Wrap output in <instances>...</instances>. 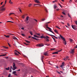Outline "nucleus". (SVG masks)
I'll return each mask as SVG.
<instances>
[{
    "label": "nucleus",
    "mask_w": 77,
    "mask_h": 77,
    "mask_svg": "<svg viewBox=\"0 0 77 77\" xmlns=\"http://www.w3.org/2000/svg\"><path fill=\"white\" fill-rule=\"evenodd\" d=\"M60 37L63 39V43L65 45H66V41L65 40V39L62 36V35H60Z\"/></svg>",
    "instance_id": "f257e3e1"
},
{
    "label": "nucleus",
    "mask_w": 77,
    "mask_h": 77,
    "mask_svg": "<svg viewBox=\"0 0 77 77\" xmlns=\"http://www.w3.org/2000/svg\"><path fill=\"white\" fill-rule=\"evenodd\" d=\"M0 11H1L0 14V13H2L3 11H5V8H4L2 6L0 7Z\"/></svg>",
    "instance_id": "f03ea898"
},
{
    "label": "nucleus",
    "mask_w": 77,
    "mask_h": 77,
    "mask_svg": "<svg viewBox=\"0 0 77 77\" xmlns=\"http://www.w3.org/2000/svg\"><path fill=\"white\" fill-rule=\"evenodd\" d=\"M44 44H38V45H36V47H43L44 46Z\"/></svg>",
    "instance_id": "7ed1b4c3"
},
{
    "label": "nucleus",
    "mask_w": 77,
    "mask_h": 77,
    "mask_svg": "<svg viewBox=\"0 0 77 77\" xmlns=\"http://www.w3.org/2000/svg\"><path fill=\"white\" fill-rule=\"evenodd\" d=\"M51 23V22H50V21L46 23H45L46 25H45V26L46 27V28H47V29H48V28H49V27H48V24H49V23Z\"/></svg>",
    "instance_id": "20e7f679"
},
{
    "label": "nucleus",
    "mask_w": 77,
    "mask_h": 77,
    "mask_svg": "<svg viewBox=\"0 0 77 77\" xmlns=\"http://www.w3.org/2000/svg\"><path fill=\"white\" fill-rule=\"evenodd\" d=\"M29 17H27L26 18V20H25V22L26 24H28L29 23V22H28V20L29 19Z\"/></svg>",
    "instance_id": "39448f33"
},
{
    "label": "nucleus",
    "mask_w": 77,
    "mask_h": 77,
    "mask_svg": "<svg viewBox=\"0 0 77 77\" xmlns=\"http://www.w3.org/2000/svg\"><path fill=\"white\" fill-rule=\"evenodd\" d=\"M48 38V36H46V37H45L43 35L40 36V38H44L45 39V38Z\"/></svg>",
    "instance_id": "423d86ee"
},
{
    "label": "nucleus",
    "mask_w": 77,
    "mask_h": 77,
    "mask_svg": "<svg viewBox=\"0 0 77 77\" xmlns=\"http://www.w3.org/2000/svg\"><path fill=\"white\" fill-rule=\"evenodd\" d=\"M48 29H49V31L50 32H51V33H53L54 34V33L53 32V31H51V29L49 27V28H48Z\"/></svg>",
    "instance_id": "0eeeda50"
},
{
    "label": "nucleus",
    "mask_w": 77,
    "mask_h": 77,
    "mask_svg": "<svg viewBox=\"0 0 77 77\" xmlns=\"http://www.w3.org/2000/svg\"><path fill=\"white\" fill-rule=\"evenodd\" d=\"M74 49H72L71 52H70V53H71L72 54H74Z\"/></svg>",
    "instance_id": "6e6552de"
},
{
    "label": "nucleus",
    "mask_w": 77,
    "mask_h": 77,
    "mask_svg": "<svg viewBox=\"0 0 77 77\" xmlns=\"http://www.w3.org/2000/svg\"><path fill=\"white\" fill-rule=\"evenodd\" d=\"M72 27L73 29L74 30H76V28H75V26L72 25Z\"/></svg>",
    "instance_id": "1a4fd4ad"
},
{
    "label": "nucleus",
    "mask_w": 77,
    "mask_h": 77,
    "mask_svg": "<svg viewBox=\"0 0 77 77\" xmlns=\"http://www.w3.org/2000/svg\"><path fill=\"white\" fill-rule=\"evenodd\" d=\"M48 38H49V37H48V38H45V39H46V41L47 42H49L50 41V40H49Z\"/></svg>",
    "instance_id": "9d476101"
},
{
    "label": "nucleus",
    "mask_w": 77,
    "mask_h": 77,
    "mask_svg": "<svg viewBox=\"0 0 77 77\" xmlns=\"http://www.w3.org/2000/svg\"><path fill=\"white\" fill-rule=\"evenodd\" d=\"M64 62H63L62 63V65L60 66V67H61V68H62L63 69V66H64Z\"/></svg>",
    "instance_id": "9b49d317"
},
{
    "label": "nucleus",
    "mask_w": 77,
    "mask_h": 77,
    "mask_svg": "<svg viewBox=\"0 0 77 77\" xmlns=\"http://www.w3.org/2000/svg\"><path fill=\"white\" fill-rule=\"evenodd\" d=\"M6 2H7V1H6V0H5V3H4V5H2V7H5V5H6Z\"/></svg>",
    "instance_id": "f8f14e48"
},
{
    "label": "nucleus",
    "mask_w": 77,
    "mask_h": 77,
    "mask_svg": "<svg viewBox=\"0 0 77 77\" xmlns=\"http://www.w3.org/2000/svg\"><path fill=\"white\" fill-rule=\"evenodd\" d=\"M35 3H40V2H39V1L38 0H35Z\"/></svg>",
    "instance_id": "ddd939ff"
},
{
    "label": "nucleus",
    "mask_w": 77,
    "mask_h": 77,
    "mask_svg": "<svg viewBox=\"0 0 77 77\" xmlns=\"http://www.w3.org/2000/svg\"><path fill=\"white\" fill-rule=\"evenodd\" d=\"M48 35H50V36H54L55 38H56V39H58L57 37H56V36H55L54 35H50V34H49Z\"/></svg>",
    "instance_id": "4468645a"
},
{
    "label": "nucleus",
    "mask_w": 77,
    "mask_h": 77,
    "mask_svg": "<svg viewBox=\"0 0 77 77\" xmlns=\"http://www.w3.org/2000/svg\"><path fill=\"white\" fill-rule=\"evenodd\" d=\"M69 58V57H66V58H65L64 59V60H66L68 59Z\"/></svg>",
    "instance_id": "2eb2a0df"
},
{
    "label": "nucleus",
    "mask_w": 77,
    "mask_h": 77,
    "mask_svg": "<svg viewBox=\"0 0 77 77\" xmlns=\"http://www.w3.org/2000/svg\"><path fill=\"white\" fill-rule=\"evenodd\" d=\"M13 67V68H12L13 70V71L14 70H15V69H16L17 68V67H16V66H14V67Z\"/></svg>",
    "instance_id": "dca6fc26"
},
{
    "label": "nucleus",
    "mask_w": 77,
    "mask_h": 77,
    "mask_svg": "<svg viewBox=\"0 0 77 77\" xmlns=\"http://www.w3.org/2000/svg\"><path fill=\"white\" fill-rule=\"evenodd\" d=\"M44 54L45 56H47V55H48V54L47 52L44 53Z\"/></svg>",
    "instance_id": "f3484780"
},
{
    "label": "nucleus",
    "mask_w": 77,
    "mask_h": 77,
    "mask_svg": "<svg viewBox=\"0 0 77 77\" xmlns=\"http://www.w3.org/2000/svg\"><path fill=\"white\" fill-rule=\"evenodd\" d=\"M4 36H5V37H6V38H9V36H10V35H4Z\"/></svg>",
    "instance_id": "a211bd4d"
},
{
    "label": "nucleus",
    "mask_w": 77,
    "mask_h": 77,
    "mask_svg": "<svg viewBox=\"0 0 77 77\" xmlns=\"http://www.w3.org/2000/svg\"><path fill=\"white\" fill-rule=\"evenodd\" d=\"M3 47H4V48H5V49H8V47H6V46H2Z\"/></svg>",
    "instance_id": "6ab92c4d"
},
{
    "label": "nucleus",
    "mask_w": 77,
    "mask_h": 77,
    "mask_svg": "<svg viewBox=\"0 0 77 77\" xmlns=\"http://www.w3.org/2000/svg\"><path fill=\"white\" fill-rule=\"evenodd\" d=\"M6 54H3L0 55V56H6Z\"/></svg>",
    "instance_id": "aec40b11"
},
{
    "label": "nucleus",
    "mask_w": 77,
    "mask_h": 77,
    "mask_svg": "<svg viewBox=\"0 0 77 77\" xmlns=\"http://www.w3.org/2000/svg\"><path fill=\"white\" fill-rule=\"evenodd\" d=\"M58 52H54L52 53V54H58Z\"/></svg>",
    "instance_id": "412c9836"
},
{
    "label": "nucleus",
    "mask_w": 77,
    "mask_h": 77,
    "mask_svg": "<svg viewBox=\"0 0 77 77\" xmlns=\"http://www.w3.org/2000/svg\"><path fill=\"white\" fill-rule=\"evenodd\" d=\"M32 38L34 39H35V40H38V39H37L35 37H32Z\"/></svg>",
    "instance_id": "4be33fe9"
},
{
    "label": "nucleus",
    "mask_w": 77,
    "mask_h": 77,
    "mask_svg": "<svg viewBox=\"0 0 77 77\" xmlns=\"http://www.w3.org/2000/svg\"><path fill=\"white\" fill-rule=\"evenodd\" d=\"M44 59V57L42 56L41 59L42 62H43V59Z\"/></svg>",
    "instance_id": "5701e85b"
},
{
    "label": "nucleus",
    "mask_w": 77,
    "mask_h": 77,
    "mask_svg": "<svg viewBox=\"0 0 77 77\" xmlns=\"http://www.w3.org/2000/svg\"><path fill=\"white\" fill-rule=\"evenodd\" d=\"M29 33L31 35H33V32H32L31 31L29 32Z\"/></svg>",
    "instance_id": "b1692460"
},
{
    "label": "nucleus",
    "mask_w": 77,
    "mask_h": 77,
    "mask_svg": "<svg viewBox=\"0 0 77 77\" xmlns=\"http://www.w3.org/2000/svg\"><path fill=\"white\" fill-rule=\"evenodd\" d=\"M15 54L16 56H18L19 54H18L17 52L14 53Z\"/></svg>",
    "instance_id": "393cba45"
},
{
    "label": "nucleus",
    "mask_w": 77,
    "mask_h": 77,
    "mask_svg": "<svg viewBox=\"0 0 77 77\" xmlns=\"http://www.w3.org/2000/svg\"><path fill=\"white\" fill-rule=\"evenodd\" d=\"M5 69H6V70H9V67H8V68H6Z\"/></svg>",
    "instance_id": "a878e982"
},
{
    "label": "nucleus",
    "mask_w": 77,
    "mask_h": 77,
    "mask_svg": "<svg viewBox=\"0 0 77 77\" xmlns=\"http://www.w3.org/2000/svg\"><path fill=\"white\" fill-rule=\"evenodd\" d=\"M13 67L15 66V63H13Z\"/></svg>",
    "instance_id": "bb28decb"
},
{
    "label": "nucleus",
    "mask_w": 77,
    "mask_h": 77,
    "mask_svg": "<svg viewBox=\"0 0 77 77\" xmlns=\"http://www.w3.org/2000/svg\"><path fill=\"white\" fill-rule=\"evenodd\" d=\"M9 22L12 23H14V22H12L11 21H7V23H9Z\"/></svg>",
    "instance_id": "cd10ccee"
},
{
    "label": "nucleus",
    "mask_w": 77,
    "mask_h": 77,
    "mask_svg": "<svg viewBox=\"0 0 77 77\" xmlns=\"http://www.w3.org/2000/svg\"><path fill=\"white\" fill-rule=\"evenodd\" d=\"M11 74H8V77H11Z\"/></svg>",
    "instance_id": "c85d7f7f"
},
{
    "label": "nucleus",
    "mask_w": 77,
    "mask_h": 77,
    "mask_svg": "<svg viewBox=\"0 0 77 77\" xmlns=\"http://www.w3.org/2000/svg\"><path fill=\"white\" fill-rule=\"evenodd\" d=\"M69 41H70V42H72L73 41V40H72V39L70 38L69 39Z\"/></svg>",
    "instance_id": "c756f323"
},
{
    "label": "nucleus",
    "mask_w": 77,
    "mask_h": 77,
    "mask_svg": "<svg viewBox=\"0 0 77 77\" xmlns=\"http://www.w3.org/2000/svg\"><path fill=\"white\" fill-rule=\"evenodd\" d=\"M54 31L55 32V33H58L57 30H56V29H55V30H54Z\"/></svg>",
    "instance_id": "7c9ffc66"
},
{
    "label": "nucleus",
    "mask_w": 77,
    "mask_h": 77,
    "mask_svg": "<svg viewBox=\"0 0 77 77\" xmlns=\"http://www.w3.org/2000/svg\"><path fill=\"white\" fill-rule=\"evenodd\" d=\"M15 73H16V71H14L13 72V73L14 74H15Z\"/></svg>",
    "instance_id": "2f4dec72"
},
{
    "label": "nucleus",
    "mask_w": 77,
    "mask_h": 77,
    "mask_svg": "<svg viewBox=\"0 0 77 77\" xmlns=\"http://www.w3.org/2000/svg\"><path fill=\"white\" fill-rule=\"evenodd\" d=\"M56 8H57V6H56V5H54V8L56 9Z\"/></svg>",
    "instance_id": "473e14b6"
},
{
    "label": "nucleus",
    "mask_w": 77,
    "mask_h": 77,
    "mask_svg": "<svg viewBox=\"0 0 77 77\" xmlns=\"http://www.w3.org/2000/svg\"><path fill=\"white\" fill-rule=\"evenodd\" d=\"M62 13L64 15H66V14H65V13L64 12H63H63H62Z\"/></svg>",
    "instance_id": "72a5a7b5"
},
{
    "label": "nucleus",
    "mask_w": 77,
    "mask_h": 77,
    "mask_svg": "<svg viewBox=\"0 0 77 77\" xmlns=\"http://www.w3.org/2000/svg\"><path fill=\"white\" fill-rule=\"evenodd\" d=\"M33 27V26H29V29H32Z\"/></svg>",
    "instance_id": "f704fd0d"
},
{
    "label": "nucleus",
    "mask_w": 77,
    "mask_h": 77,
    "mask_svg": "<svg viewBox=\"0 0 77 77\" xmlns=\"http://www.w3.org/2000/svg\"><path fill=\"white\" fill-rule=\"evenodd\" d=\"M54 50V49L51 48V51H53V50Z\"/></svg>",
    "instance_id": "c9c22d12"
},
{
    "label": "nucleus",
    "mask_w": 77,
    "mask_h": 77,
    "mask_svg": "<svg viewBox=\"0 0 77 77\" xmlns=\"http://www.w3.org/2000/svg\"><path fill=\"white\" fill-rule=\"evenodd\" d=\"M42 21H45V19H43L42 20Z\"/></svg>",
    "instance_id": "e433bc0d"
},
{
    "label": "nucleus",
    "mask_w": 77,
    "mask_h": 77,
    "mask_svg": "<svg viewBox=\"0 0 77 77\" xmlns=\"http://www.w3.org/2000/svg\"><path fill=\"white\" fill-rule=\"evenodd\" d=\"M68 16L69 17L71 18V16H70V15L69 14H68Z\"/></svg>",
    "instance_id": "4c0bfd02"
},
{
    "label": "nucleus",
    "mask_w": 77,
    "mask_h": 77,
    "mask_svg": "<svg viewBox=\"0 0 77 77\" xmlns=\"http://www.w3.org/2000/svg\"><path fill=\"white\" fill-rule=\"evenodd\" d=\"M25 41L26 42H27V43H29V41L25 40Z\"/></svg>",
    "instance_id": "58836bf2"
},
{
    "label": "nucleus",
    "mask_w": 77,
    "mask_h": 77,
    "mask_svg": "<svg viewBox=\"0 0 77 77\" xmlns=\"http://www.w3.org/2000/svg\"><path fill=\"white\" fill-rule=\"evenodd\" d=\"M21 35L23 36H25V35H24L23 34H21Z\"/></svg>",
    "instance_id": "ea45409f"
},
{
    "label": "nucleus",
    "mask_w": 77,
    "mask_h": 77,
    "mask_svg": "<svg viewBox=\"0 0 77 77\" xmlns=\"http://www.w3.org/2000/svg\"><path fill=\"white\" fill-rule=\"evenodd\" d=\"M46 45H47V46H49L50 44H45Z\"/></svg>",
    "instance_id": "a19ab883"
},
{
    "label": "nucleus",
    "mask_w": 77,
    "mask_h": 77,
    "mask_svg": "<svg viewBox=\"0 0 77 77\" xmlns=\"http://www.w3.org/2000/svg\"><path fill=\"white\" fill-rule=\"evenodd\" d=\"M16 52L18 53L19 54H20V52L17 51V50H16Z\"/></svg>",
    "instance_id": "79ce46f5"
},
{
    "label": "nucleus",
    "mask_w": 77,
    "mask_h": 77,
    "mask_svg": "<svg viewBox=\"0 0 77 77\" xmlns=\"http://www.w3.org/2000/svg\"><path fill=\"white\" fill-rule=\"evenodd\" d=\"M62 49H61V50H60L59 51H58L57 52H60V51H62Z\"/></svg>",
    "instance_id": "37998d69"
},
{
    "label": "nucleus",
    "mask_w": 77,
    "mask_h": 77,
    "mask_svg": "<svg viewBox=\"0 0 77 77\" xmlns=\"http://www.w3.org/2000/svg\"><path fill=\"white\" fill-rule=\"evenodd\" d=\"M57 1H56V0L54 1L53 2V3H55V2H56Z\"/></svg>",
    "instance_id": "c03bdc74"
},
{
    "label": "nucleus",
    "mask_w": 77,
    "mask_h": 77,
    "mask_svg": "<svg viewBox=\"0 0 77 77\" xmlns=\"http://www.w3.org/2000/svg\"><path fill=\"white\" fill-rule=\"evenodd\" d=\"M12 14H14V13H10L9 14V15H12Z\"/></svg>",
    "instance_id": "a18cd8bd"
},
{
    "label": "nucleus",
    "mask_w": 77,
    "mask_h": 77,
    "mask_svg": "<svg viewBox=\"0 0 77 77\" xmlns=\"http://www.w3.org/2000/svg\"><path fill=\"white\" fill-rule=\"evenodd\" d=\"M36 35H38L39 36H40V34L39 33H36Z\"/></svg>",
    "instance_id": "49530a36"
},
{
    "label": "nucleus",
    "mask_w": 77,
    "mask_h": 77,
    "mask_svg": "<svg viewBox=\"0 0 77 77\" xmlns=\"http://www.w3.org/2000/svg\"><path fill=\"white\" fill-rule=\"evenodd\" d=\"M25 15H23L22 16V18H24V17H25Z\"/></svg>",
    "instance_id": "de8ad7c7"
},
{
    "label": "nucleus",
    "mask_w": 77,
    "mask_h": 77,
    "mask_svg": "<svg viewBox=\"0 0 77 77\" xmlns=\"http://www.w3.org/2000/svg\"><path fill=\"white\" fill-rule=\"evenodd\" d=\"M8 45H9V46L11 47V45H10V44H9V43H8Z\"/></svg>",
    "instance_id": "09e8293b"
},
{
    "label": "nucleus",
    "mask_w": 77,
    "mask_h": 77,
    "mask_svg": "<svg viewBox=\"0 0 77 77\" xmlns=\"http://www.w3.org/2000/svg\"><path fill=\"white\" fill-rule=\"evenodd\" d=\"M52 38H53V39L54 41H55V39L54 38H53V37H52Z\"/></svg>",
    "instance_id": "8fccbe9b"
},
{
    "label": "nucleus",
    "mask_w": 77,
    "mask_h": 77,
    "mask_svg": "<svg viewBox=\"0 0 77 77\" xmlns=\"http://www.w3.org/2000/svg\"><path fill=\"white\" fill-rule=\"evenodd\" d=\"M35 5H39L40 6H41L40 5H38V4H35L34 6H35Z\"/></svg>",
    "instance_id": "3c124183"
},
{
    "label": "nucleus",
    "mask_w": 77,
    "mask_h": 77,
    "mask_svg": "<svg viewBox=\"0 0 77 77\" xmlns=\"http://www.w3.org/2000/svg\"><path fill=\"white\" fill-rule=\"evenodd\" d=\"M32 6V4H29V7H30V6Z\"/></svg>",
    "instance_id": "603ef678"
},
{
    "label": "nucleus",
    "mask_w": 77,
    "mask_h": 77,
    "mask_svg": "<svg viewBox=\"0 0 77 77\" xmlns=\"http://www.w3.org/2000/svg\"><path fill=\"white\" fill-rule=\"evenodd\" d=\"M45 11L46 12H48V11H47V10L46 9H45Z\"/></svg>",
    "instance_id": "864d4df0"
},
{
    "label": "nucleus",
    "mask_w": 77,
    "mask_h": 77,
    "mask_svg": "<svg viewBox=\"0 0 77 77\" xmlns=\"http://www.w3.org/2000/svg\"><path fill=\"white\" fill-rule=\"evenodd\" d=\"M10 72H12V70L11 69L10 70Z\"/></svg>",
    "instance_id": "5fc2aeb1"
},
{
    "label": "nucleus",
    "mask_w": 77,
    "mask_h": 77,
    "mask_svg": "<svg viewBox=\"0 0 77 77\" xmlns=\"http://www.w3.org/2000/svg\"><path fill=\"white\" fill-rule=\"evenodd\" d=\"M24 44H25V45H29V44H27L26 43H24Z\"/></svg>",
    "instance_id": "6e6d98bb"
},
{
    "label": "nucleus",
    "mask_w": 77,
    "mask_h": 77,
    "mask_svg": "<svg viewBox=\"0 0 77 77\" xmlns=\"http://www.w3.org/2000/svg\"><path fill=\"white\" fill-rule=\"evenodd\" d=\"M72 2V1L71 0H69V2L70 3H71V2Z\"/></svg>",
    "instance_id": "4d7b16f0"
},
{
    "label": "nucleus",
    "mask_w": 77,
    "mask_h": 77,
    "mask_svg": "<svg viewBox=\"0 0 77 77\" xmlns=\"http://www.w3.org/2000/svg\"><path fill=\"white\" fill-rule=\"evenodd\" d=\"M19 11L20 12H22V11H21V10L20 9H19Z\"/></svg>",
    "instance_id": "13d9d810"
},
{
    "label": "nucleus",
    "mask_w": 77,
    "mask_h": 77,
    "mask_svg": "<svg viewBox=\"0 0 77 77\" xmlns=\"http://www.w3.org/2000/svg\"><path fill=\"white\" fill-rule=\"evenodd\" d=\"M11 0H10L9 1V3H11Z\"/></svg>",
    "instance_id": "bf43d9fd"
},
{
    "label": "nucleus",
    "mask_w": 77,
    "mask_h": 77,
    "mask_svg": "<svg viewBox=\"0 0 77 77\" xmlns=\"http://www.w3.org/2000/svg\"><path fill=\"white\" fill-rule=\"evenodd\" d=\"M34 36L35 37H36H36H37V36H36V35H34Z\"/></svg>",
    "instance_id": "052dcab7"
},
{
    "label": "nucleus",
    "mask_w": 77,
    "mask_h": 77,
    "mask_svg": "<svg viewBox=\"0 0 77 77\" xmlns=\"http://www.w3.org/2000/svg\"><path fill=\"white\" fill-rule=\"evenodd\" d=\"M21 29H22V30H24V28L23 27Z\"/></svg>",
    "instance_id": "680f3d73"
},
{
    "label": "nucleus",
    "mask_w": 77,
    "mask_h": 77,
    "mask_svg": "<svg viewBox=\"0 0 77 77\" xmlns=\"http://www.w3.org/2000/svg\"><path fill=\"white\" fill-rule=\"evenodd\" d=\"M67 25H68V26H70L69 24V23H67Z\"/></svg>",
    "instance_id": "e2e57ef3"
},
{
    "label": "nucleus",
    "mask_w": 77,
    "mask_h": 77,
    "mask_svg": "<svg viewBox=\"0 0 77 77\" xmlns=\"http://www.w3.org/2000/svg\"><path fill=\"white\" fill-rule=\"evenodd\" d=\"M75 2H76L77 3V0H75Z\"/></svg>",
    "instance_id": "0e129e2a"
},
{
    "label": "nucleus",
    "mask_w": 77,
    "mask_h": 77,
    "mask_svg": "<svg viewBox=\"0 0 77 77\" xmlns=\"http://www.w3.org/2000/svg\"><path fill=\"white\" fill-rule=\"evenodd\" d=\"M14 75H17V74H14Z\"/></svg>",
    "instance_id": "69168bd1"
},
{
    "label": "nucleus",
    "mask_w": 77,
    "mask_h": 77,
    "mask_svg": "<svg viewBox=\"0 0 77 77\" xmlns=\"http://www.w3.org/2000/svg\"><path fill=\"white\" fill-rule=\"evenodd\" d=\"M75 48H77V45H76V47H75Z\"/></svg>",
    "instance_id": "338daca9"
},
{
    "label": "nucleus",
    "mask_w": 77,
    "mask_h": 77,
    "mask_svg": "<svg viewBox=\"0 0 77 77\" xmlns=\"http://www.w3.org/2000/svg\"><path fill=\"white\" fill-rule=\"evenodd\" d=\"M2 4H3V2H1V5H2Z\"/></svg>",
    "instance_id": "774afa93"
}]
</instances>
